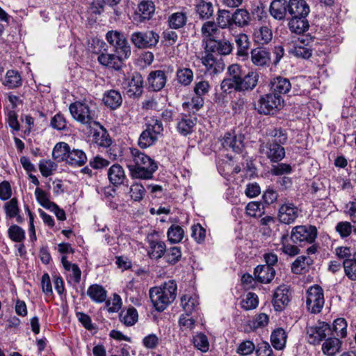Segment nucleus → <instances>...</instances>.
Returning a JSON list of instances; mask_svg holds the SVG:
<instances>
[{
	"label": "nucleus",
	"instance_id": "obj_1",
	"mask_svg": "<svg viewBox=\"0 0 356 356\" xmlns=\"http://www.w3.org/2000/svg\"><path fill=\"white\" fill-rule=\"evenodd\" d=\"M177 284L174 280H169L161 286L152 287L149 291L151 301L159 312H163L177 296Z\"/></svg>",
	"mask_w": 356,
	"mask_h": 356
},
{
	"label": "nucleus",
	"instance_id": "obj_2",
	"mask_svg": "<svg viewBox=\"0 0 356 356\" xmlns=\"http://www.w3.org/2000/svg\"><path fill=\"white\" fill-rule=\"evenodd\" d=\"M95 106L86 102H75L69 106L72 117L82 124L90 127L96 124V112Z\"/></svg>",
	"mask_w": 356,
	"mask_h": 356
},
{
	"label": "nucleus",
	"instance_id": "obj_3",
	"mask_svg": "<svg viewBox=\"0 0 356 356\" xmlns=\"http://www.w3.org/2000/svg\"><path fill=\"white\" fill-rule=\"evenodd\" d=\"M163 131V127L161 120L154 118L149 120L146 129L140 135L139 147L145 149L155 144L159 136L162 135Z\"/></svg>",
	"mask_w": 356,
	"mask_h": 356
},
{
	"label": "nucleus",
	"instance_id": "obj_4",
	"mask_svg": "<svg viewBox=\"0 0 356 356\" xmlns=\"http://www.w3.org/2000/svg\"><path fill=\"white\" fill-rule=\"evenodd\" d=\"M284 99L282 96H277L271 92L262 95L254 104V108L260 114H274L282 106Z\"/></svg>",
	"mask_w": 356,
	"mask_h": 356
},
{
	"label": "nucleus",
	"instance_id": "obj_5",
	"mask_svg": "<svg viewBox=\"0 0 356 356\" xmlns=\"http://www.w3.org/2000/svg\"><path fill=\"white\" fill-rule=\"evenodd\" d=\"M159 35L152 30L135 31L130 36L131 42L138 49L155 47L159 41Z\"/></svg>",
	"mask_w": 356,
	"mask_h": 356
},
{
	"label": "nucleus",
	"instance_id": "obj_6",
	"mask_svg": "<svg viewBox=\"0 0 356 356\" xmlns=\"http://www.w3.org/2000/svg\"><path fill=\"white\" fill-rule=\"evenodd\" d=\"M97 44L101 47V49L97 52L99 54L97 60L101 65L115 70H119L122 67L126 59L115 52L114 54L107 53L106 49L107 45L104 41L97 40Z\"/></svg>",
	"mask_w": 356,
	"mask_h": 356
},
{
	"label": "nucleus",
	"instance_id": "obj_7",
	"mask_svg": "<svg viewBox=\"0 0 356 356\" xmlns=\"http://www.w3.org/2000/svg\"><path fill=\"white\" fill-rule=\"evenodd\" d=\"M107 41L113 47L114 52L127 59L131 54V46L125 36L117 31H111L106 35Z\"/></svg>",
	"mask_w": 356,
	"mask_h": 356
},
{
	"label": "nucleus",
	"instance_id": "obj_8",
	"mask_svg": "<svg viewBox=\"0 0 356 356\" xmlns=\"http://www.w3.org/2000/svg\"><path fill=\"white\" fill-rule=\"evenodd\" d=\"M317 234V229L315 226H296L291 230V239L295 243H307L311 244L315 241Z\"/></svg>",
	"mask_w": 356,
	"mask_h": 356
},
{
	"label": "nucleus",
	"instance_id": "obj_9",
	"mask_svg": "<svg viewBox=\"0 0 356 356\" xmlns=\"http://www.w3.org/2000/svg\"><path fill=\"white\" fill-rule=\"evenodd\" d=\"M325 303L323 291L318 285L309 288L307 291L306 305L308 310L313 314L319 313Z\"/></svg>",
	"mask_w": 356,
	"mask_h": 356
},
{
	"label": "nucleus",
	"instance_id": "obj_10",
	"mask_svg": "<svg viewBox=\"0 0 356 356\" xmlns=\"http://www.w3.org/2000/svg\"><path fill=\"white\" fill-rule=\"evenodd\" d=\"M331 332V327L328 323L319 321L316 325L307 327V339L311 344H318L330 335Z\"/></svg>",
	"mask_w": 356,
	"mask_h": 356
},
{
	"label": "nucleus",
	"instance_id": "obj_11",
	"mask_svg": "<svg viewBox=\"0 0 356 356\" xmlns=\"http://www.w3.org/2000/svg\"><path fill=\"white\" fill-rule=\"evenodd\" d=\"M314 38L309 35H302L289 52L297 58H309L312 55V43Z\"/></svg>",
	"mask_w": 356,
	"mask_h": 356
},
{
	"label": "nucleus",
	"instance_id": "obj_12",
	"mask_svg": "<svg viewBox=\"0 0 356 356\" xmlns=\"http://www.w3.org/2000/svg\"><path fill=\"white\" fill-rule=\"evenodd\" d=\"M259 152L265 154L272 162H278L285 156L284 148L277 143H262L259 146Z\"/></svg>",
	"mask_w": 356,
	"mask_h": 356
},
{
	"label": "nucleus",
	"instance_id": "obj_13",
	"mask_svg": "<svg viewBox=\"0 0 356 356\" xmlns=\"http://www.w3.org/2000/svg\"><path fill=\"white\" fill-rule=\"evenodd\" d=\"M233 44L226 39L216 40L214 38L207 39L204 50L213 53H218L220 55L226 56L231 54L233 50Z\"/></svg>",
	"mask_w": 356,
	"mask_h": 356
},
{
	"label": "nucleus",
	"instance_id": "obj_14",
	"mask_svg": "<svg viewBox=\"0 0 356 356\" xmlns=\"http://www.w3.org/2000/svg\"><path fill=\"white\" fill-rule=\"evenodd\" d=\"M298 216L299 209L293 203H284L279 208L277 217L282 223L290 225L295 222Z\"/></svg>",
	"mask_w": 356,
	"mask_h": 356
},
{
	"label": "nucleus",
	"instance_id": "obj_15",
	"mask_svg": "<svg viewBox=\"0 0 356 356\" xmlns=\"http://www.w3.org/2000/svg\"><path fill=\"white\" fill-rule=\"evenodd\" d=\"M201 62L206 71L210 74H217L225 69V63L222 59H218L214 55L205 50V55L201 58Z\"/></svg>",
	"mask_w": 356,
	"mask_h": 356
},
{
	"label": "nucleus",
	"instance_id": "obj_16",
	"mask_svg": "<svg viewBox=\"0 0 356 356\" xmlns=\"http://www.w3.org/2000/svg\"><path fill=\"white\" fill-rule=\"evenodd\" d=\"M130 175L134 179H149L153 177V174L157 170V165H150L149 168L142 165H137L129 162L127 165Z\"/></svg>",
	"mask_w": 356,
	"mask_h": 356
},
{
	"label": "nucleus",
	"instance_id": "obj_17",
	"mask_svg": "<svg viewBox=\"0 0 356 356\" xmlns=\"http://www.w3.org/2000/svg\"><path fill=\"white\" fill-rule=\"evenodd\" d=\"M291 293L290 288L286 285H281L278 286L273 298V304L274 308L277 311H281L288 305L290 301Z\"/></svg>",
	"mask_w": 356,
	"mask_h": 356
},
{
	"label": "nucleus",
	"instance_id": "obj_18",
	"mask_svg": "<svg viewBox=\"0 0 356 356\" xmlns=\"http://www.w3.org/2000/svg\"><path fill=\"white\" fill-rule=\"evenodd\" d=\"M126 89L127 95L131 98L141 96L143 92V79L139 73L133 74L131 79L128 81Z\"/></svg>",
	"mask_w": 356,
	"mask_h": 356
},
{
	"label": "nucleus",
	"instance_id": "obj_19",
	"mask_svg": "<svg viewBox=\"0 0 356 356\" xmlns=\"http://www.w3.org/2000/svg\"><path fill=\"white\" fill-rule=\"evenodd\" d=\"M270 87L272 93L282 96L291 90V83L287 78L279 76L271 79Z\"/></svg>",
	"mask_w": 356,
	"mask_h": 356
},
{
	"label": "nucleus",
	"instance_id": "obj_20",
	"mask_svg": "<svg viewBox=\"0 0 356 356\" xmlns=\"http://www.w3.org/2000/svg\"><path fill=\"white\" fill-rule=\"evenodd\" d=\"M222 146L225 149H231L234 152L239 153L243 147V138L241 136H236L232 133H226L220 140Z\"/></svg>",
	"mask_w": 356,
	"mask_h": 356
},
{
	"label": "nucleus",
	"instance_id": "obj_21",
	"mask_svg": "<svg viewBox=\"0 0 356 356\" xmlns=\"http://www.w3.org/2000/svg\"><path fill=\"white\" fill-rule=\"evenodd\" d=\"M287 10L291 17L307 16L310 12L309 6L305 0H289Z\"/></svg>",
	"mask_w": 356,
	"mask_h": 356
},
{
	"label": "nucleus",
	"instance_id": "obj_22",
	"mask_svg": "<svg viewBox=\"0 0 356 356\" xmlns=\"http://www.w3.org/2000/svg\"><path fill=\"white\" fill-rule=\"evenodd\" d=\"M251 60L255 66H268L270 63V53L266 48H254L251 51Z\"/></svg>",
	"mask_w": 356,
	"mask_h": 356
},
{
	"label": "nucleus",
	"instance_id": "obj_23",
	"mask_svg": "<svg viewBox=\"0 0 356 356\" xmlns=\"http://www.w3.org/2000/svg\"><path fill=\"white\" fill-rule=\"evenodd\" d=\"M147 81L154 91H159L166 83V76L163 70L152 71L149 73Z\"/></svg>",
	"mask_w": 356,
	"mask_h": 356
},
{
	"label": "nucleus",
	"instance_id": "obj_24",
	"mask_svg": "<svg viewBox=\"0 0 356 356\" xmlns=\"http://www.w3.org/2000/svg\"><path fill=\"white\" fill-rule=\"evenodd\" d=\"M254 277L261 283H270L275 275V270L270 266L261 265L255 268Z\"/></svg>",
	"mask_w": 356,
	"mask_h": 356
},
{
	"label": "nucleus",
	"instance_id": "obj_25",
	"mask_svg": "<svg viewBox=\"0 0 356 356\" xmlns=\"http://www.w3.org/2000/svg\"><path fill=\"white\" fill-rule=\"evenodd\" d=\"M130 153L131 159L129 162L136 164L137 165H142L149 168V166L152 164L157 165L154 160L136 148H131Z\"/></svg>",
	"mask_w": 356,
	"mask_h": 356
},
{
	"label": "nucleus",
	"instance_id": "obj_26",
	"mask_svg": "<svg viewBox=\"0 0 356 356\" xmlns=\"http://www.w3.org/2000/svg\"><path fill=\"white\" fill-rule=\"evenodd\" d=\"M195 124L196 118L195 117L184 115L177 122V129L180 134L186 136L192 133Z\"/></svg>",
	"mask_w": 356,
	"mask_h": 356
},
{
	"label": "nucleus",
	"instance_id": "obj_27",
	"mask_svg": "<svg viewBox=\"0 0 356 356\" xmlns=\"http://www.w3.org/2000/svg\"><path fill=\"white\" fill-rule=\"evenodd\" d=\"M309 24L307 16L292 17L289 22V30L296 34H303L309 29Z\"/></svg>",
	"mask_w": 356,
	"mask_h": 356
},
{
	"label": "nucleus",
	"instance_id": "obj_28",
	"mask_svg": "<svg viewBox=\"0 0 356 356\" xmlns=\"http://www.w3.org/2000/svg\"><path fill=\"white\" fill-rule=\"evenodd\" d=\"M108 177L110 182L115 186L122 184L126 179L124 170L119 164H114L110 167Z\"/></svg>",
	"mask_w": 356,
	"mask_h": 356
},
{
	"label": "nucleus",
	"instance_id": "obj_29",
	"mask_svg": "<svg viewBox=\"0 0 356 356\" xmlns=\"http://www.w3.org/2000/svg\"><path fill=\"white\" fill-rule=\"evenodd\" d=\"M342 342L337 337H329L322 345L323 353L327 356H334L341 348Z\"/></svg>",
	"mask_w": 356,
	"mask_h": 356
},
{
	"label": "nucleus",
	"instance_id": "obj_30",
	"mask_svg": "<svg viewBox=\"0 0 356 356\" xmlns=\"http://www.w3.org/2000/svg\"><path fill=\"white\" fill-rule=\"evenodd\" d=\"M103 102L107 107L114 110L122 104V97L119 91L110 90L104 93Z\"/></svg>",
	"mask_w": 356,
	"mask_h": 356
},
{
	"label": "nucleus",
	"instance_id": "obj_31",
	"mask_svg": "<svg viewBox=\"0 0 356 356\" xmlns=\"http://www.w3.org/2000/svg\"><path fill=\"white\" fill-rule=\"evenodd\" d=\"M232 22L233 25L243 28L250 24L251 16L246 9L238 8L232 14Z\"/></svg>",
	"mask_w": 356,
	"mask_h": 356
},
{
	"label": "nucleus",
	"instance_id": "obj_32",
	"mask_svg": "<svg viewBox=\"0 0 356 356\" xmlns=\"http://www.w3.org/2000/svg\"><path fill=\"white\" fill-rule=\"evenodd\" d=\"M187 20V13L181 10L171 14L168 17V24L171 29H179L186 24Z\"/></svg>",
	"mask_w": 356,
	"mask_h": 356
},
{
	"label": "nucleus",
	"instance_id": "obj_33",
	"mask_svg": "<svg viewBox=\"0 0 356 356\" xmlns=\"http://www.w3.org/2000/svg\"><path fill=\"white\" fill-rule=\"evenodd\" d=\"M287 10L286 0H274L270 6V15L276 19H282L285 17Z\"/></svg>",
	"mask_w": 356,
	"mask_h": 356
},
{
	"label": "nucleus",
	"instance_id": "obj_34",
	"mask_svg": "<svg viewBox=\"0 0 356 356\" xmlns=\"http://www.w3.org/2000/svg\"><path fill=\"white\" fill-rule=\"evenodd\" d=\"M259 75L255 72H249L241 77L238 91L252 90L258 83Z\"/></svg>",
	"mask_w": 356,
	"mask_h": 356
},
{
	"label": "nucleus",
	"instance_id": "obj_35",
	"mask_svg": "<svg viewBox=\"0 0 356 356\" xmlns=\"http://www.w3.org/2000/svg\"><path fill=\"white\" fill-rule=\"evenodd\" d=\"M166 252V246L164 242L157 240L149 241L148 254L150 258L159 259L161 258Z\"/></svg>",
	"mask_w": 356,
	"mask_h": 356
},
{
	"label": "nucleus",
	"instance_id": "obj_36",
	"mask_svg": "<svg viewBox=\"0 0 356 356\" xmlns=\"http://www.w3.org/2000/svg\"><path fill=\"white\" fill-rule=\"evenodd\" d=\"M195 10L200 19H209L213 14L214 8L211 2L200 0L196 4Z\"/></svg>",
	"mask_w": 356,
	"mask_h": 356
},
{
	"label": "nucleus",
	"instance_id": "obj_37",
	"mask_svg": "<svg viewBox=\"0 0 356 356\" xmlns=\"http://www.w3.org/2000/svg\"><path fill=\"white\" fill-rule=\"evenodd\" d=\"M87 161L86 153L81 149H70L67 163L71 165L81 166Z\"/></svg>",
	"mask_w": 356,
	"mask_h": 356
},
{
	"label": "nucleus",
	"instance_id": "obj_38",
	"mask_svg": "<svg viewBox=\"0 0 356 356\" xmlns=\"http://www.w3.org/2000/svg\"><path fill=\"white\" fill-rule=\"evenodd\" d=\"M87 295L95 302H103L106 299V290L99 284H93L87 290Z\"/></svg>",
	"mask_w": 356,
	"mask_h": 356
},
{
	"label": "nucleus",
	"instance_id": "obj_39",
	"mask_svg": "<svg viewBox=\"0 0 356 356\" xmlns=\"http://www.w3.org/2000/svg\"><path fill=\"white\" fill-rule=\"evenodd\" d=\"M270 341L274 348L282 350L286 345V334L282 328L275 330L270 336Z\"/></svg>",
	"mask_w": 356,
	"mask_h": 356
},
{
	"label": "nucleus",
	"instance_id": "obj_40",
	"mask_svg": "<svg viewBox=\"0 0 356 356\" xmlns=\"http://www.w3.org/2000/svg\"><path fill=\"white\" fill-rule=\"evenodd\" d=\"M70 146L64 142L58 143L53 149V158L58 162L65 161L68 159Z\"/></svg>",
	"mask_w": 356,
	"mask_h": 356
},
{
	"label": "nucleus",
	"instance_id": "obj_41",
	"mask_svg": "<svg viewBox=\"0 0 356 356\" xmlns=\"http://www.w3.org/2000/svg\"><path fill=\"white\" fill-rule=\"evenodd\" d=\"M254 41L261 44H266L273 39V32L268 26H261L254 33Z\"/></svg>",
	"mask_w": 356,
	"mask_h": 356
},
{
	"label": "nucleus",
	"instance_id": "obj_42",
	"mask_svg": "<svg viewBox=\"0 0 356 356\" xmlns=\"http://www.w3.org/2000/svg\"><path fill=\"white\" fill-rule=\"evenodd\" d=\"M138 318V314L136 309L134 307H129L127 310H123L120 314V319L127 326H131L134 325Z\"/></svg>",
	"mask_w": 356,
	"mask_h": 356
},
{
	"label": "nucleus",
	"instance_id": "obj_43",
	"mask_svg": "<svg viewBox=\"0 0 356 356\" xmlns=\"http://www.w3.org/2000/svg\"><path fill=\"white\" fill-rule=\"evenodd\" d=\"M235 42L238 47L237 55L239 56H247L248 50L250 47V41L248 35L245 33H240L235 36Z\"/></svg>",
	"mask_w": 356,
	"mask_h": 356
},
{
	"label": "nucleus",
	"instance_id": "obj_44",
	"mask_svg": "<svg viewBox=\"0 0 356 356\" xmlns=\"http://www.w3.org/2000/svg\"><path fill=\"white\" fill-rule=\"evenodd\" d=\"M3 84L8 88H15L20 86L22 85V79L18 72L8 70L6 72Z\"/></svg>",
	"mask_w": 356,
	"mask_h": 356
},
{
	"label": "nucleus",
	"instance_id": "obj_45",
	"mask_svg": "<svg viewBox=\"0 0 356 356\" xmlns=\"http://www.w3.org/2000/svg\"><path fill=\"white\" fill-rule=\"evenodd\" d=\"M232 15L228 10H219L216 17V22L218 27L221 29L230 28L233 26Z\"/></svg>",
	"mask_w": 356,
	"mask_h": 356
},
{
	"label": "nucleus",
	"instance_id": "obj_46",
	"mask_svg": "<svg viewBox=\"0 0 356 356\" xmlns=\"http://www.w3.org/2000/svg\"><path fill=\"white\" fill-rule=\"evenodd\" d=\"M347 322L343 318H339L333 322L330 334H335L337 337L345 338L347 335Z\"/></svg>",
	"mask_w": 356,
	"mask_h": 356
},
{
	"label": "nucleus",
	"instance_id": "obj_47",
	"mask_svg": "<svg viewBox=\"0 0 356 356\" xmlns=\"http://www.w3.org/2000/svg\"><path fill=\"white\" fill-rule=\"evenodd\" d=\"M177 81L183 86H188L193 80V72L190 68H179L176 73Z\"/></svg>",
	"mask_w": 356,
	"mask_h": 356
},
{
	"label": "nucleus",
	"instance_id": "obj_48",
	"mask_svg": "<svg viewBox=\"0 0 356 356\" xmlns=\"http://www.w3.org/2000/svg\"><path fill=\"white\" fill-rule=\"evenodd\" d=\"M167 235L171 243H177L184 238V231L180 226L172 225L168 229Z\"/></svg>",
	"mask_w": 356,
	"mask_h": 356
},
{
	"label": "nucleus",
	"instance_id": "obj_49",
	"mask_svg": "<svg viewBox=\"0 0 356 356\" xmlns=\"http://www.w3.org/2000/svg\"><path fill=\"white\" fill-rule=\"evenodd\" d=\"M154 5L152 1H142L138 5V13L143 19H149L154 13Z\"/></svg>",
	"mask_w": 356,
	"mask_h": 356
},
{
	"label": "nucleus",
	"instance_id": "obj_50",
	"mask_svg": "<svg viewBox=\"0 0 356 356\" xmlns=\"http://www.w3.org/2000/svg\"><path fill=\"white\" fill-rule=\"evenodd\" d=\"M8 234L10 239L16 243H22L25 238V231L17 225L8 228Z\"/></svg>",
	"mask_w": 356,
	"mask_h": 356
},
{
	"label": "nucleus",
	"instance_id": "obj_51",
	"mask_svg": "<svg viewBox=\"0 0 356 356\" xmlns=\"http://www.w3.org/2000/svg\"><path fill=\"white\" fill-rule=\"evenodd\" d=\"M35 196L38 203L44 208L49 209L55 207L54 202L49 200L48 194L41 188H35Z\"/></svg>",
	"mask_w": 356,
	"mask_h": 356
},
{
	"label": "nucleus",
	"instance_id": "obj_52",
	"mask_svg": "<svg viewBox=\"0 0 356 356\" xmlns=\"http://www.w3.org/2000/svg\"><path fill=\"white\" fill-rule=\"evenodd\" d=\"M181 303L186 314H190L197 307L199 302L195 297L184 295L182 296Z\"/></svg>",
	"mask_w": 356,
	"mask_h": 356
},
{
	"label": "nucleus",
	"instance_id": "obj_53",
	"mask_svg": "<svg viewBox=\"0 0 356 356\" xmlns=\"http://www.w3.org/2000/svg\"><path fill=\"white\" fill-rule=\"evenodd\" d=\"M258 297L252 292L248 293L242 300L241 305L242 308L245 310H250L255 309L258 305Z\"/></svg>",
	"mask_w": 356,
	"mask_h": 356
},
{
	"label": "nucleus",
	"instance_id": "obj_54",
	"mask_svg": "<svg viewBox=\"0 0 356 356\" xmlns=\"http://www.w3.org/2000/svg\"><path fill=\"white\" fill-rule=\"evenodd\" d=\"M346 275L352 280H356V259H346L343 262Z\"/></svg>",
	"mask_w": 356,
	"mask_h": 356
},
{
	"label": "nucleus",
	"instance_id": "obj_55",
	"mask_svg": "<svg viewBox=\"0 0 356 356\" xmlns=\"http://www.w3.org/2000/svg\"><path fill=\"white\" fill-rule=\"evenodd\" d=\"M129 193L133 200L140 201L143 198L145 194V189L142 184L134 183L129 188Z\"/></svg>",
	"mask_w": 356,
	"mask_h": 356
},
{
	"label": "nucleus",
	"instance_id": "obj_56",
	"mask_svg": "<svg viewBox=\"0 0 356 356\" xmlns=\"http://www.w3.org/2000/svg\"><path fill=\"white\" fill-rule=\"evenodd\" d=\"M268 135L273 138L271 140L268 142L277 143L280 145L284 144L287 140V135L284 130L282 129H274L268 133Z\"/></svg>",
	"mask_w": 356,
	"mask_h": 356
},
{
	"label": "nucleus",
	"instance_id": "obj_57",
	"mask_svg": "<svg viewBox=\"0 0 356 356\" xmlns=\"http://www.w3.org/2000/svg\"><path fill=\"white\" fill-rule=\"evenodd\" d=\"M95 143L101 147H107L111 144V139L105 129L101 132H96L93 135Z\"/></svg>",
	"mask_w": 356,
	"mask_h": 356
},
{
	"label": "nucleus",
	"instance_id": "obj_58",
	"mask_svg": "<svg viewBox=\"0 0 356 356\" xmlns=\"http://www.w3.org/2000/svg\"><path fill=\"white\" fill-rule=\"evenodd\" d=\"M193 342L194 346L202 352H207L209 350V341L205 334L199 333L193 337Z\"/></svg>",
	"mask_w": 356,
	"mask_h": 356
},
{
	"label": "nucleus",
	"instance_id": "obj_59",
	"mask_svg": "<svg viewBox=\"0 0 356 356\" xmlns=\"http://www.w3.org/2000/svg\"><path fill=\"white\" fill-rule=\"evenodd\" d=\"M292 172V168L289 164L280 163L276 165H272L270 172L273 175L281 176L288 175Z\"/></svg>",
	"mask_w": 356,
	"mask_h": 356
},
{
	"label": "nucleus",
	"instance_id": "obj_60",
	"mask_svg": "<svg viewBox=\"0 0 356 356\" xmlns=\"http://www.w3.org/2000/svg\"><path fill=\"white\" fill-rule=\"evenodd\" d=\"M56 164L50 160H42L39 163V170L42 176L47 177L56 169Z\"/></svg>",
	"mask_w": 356,
	"mask_h": 356
},
{
	"label": "nucleus",
	"instance_id": "obj_61",
	"mask_svg": "<svg viewBox=\"0 0 356 356\" xmlns=\"http://www.w3.org/2000/svg\"><path fill=\"white\" fill-rule=\"evenodd\" d=\"M246 213L251 217L261 216L264 213V207L258 202H251L245 207Z\"/></svg>",
	"mask_w": 356,
	"mask_h": 356
},
{
	"label": "nucleus",
	"instance_id": "obj_62",
	"mask_svg": "<svg viewBox=\"0 0 356 356\" xmlns=\"http://www.w3.org/2000/svg\"><path fill=\"white\" fill-rule=\"evenodd\" d=\"M310 259L306 256L298 257L292 264L291 270L294 273L298 274L308 266Z\"/></svg>",
	"mask_w": 356,
	"mask_h": 356
},
{
	"label": "nucleus",
	"instance_id": "obj_63",
	"mask_svg": "<svg viewBox=\"0 0 356 356\" xmlns=\"http://www.w3.org/2000/svg\"><path fill=\"white\" fill-rule=\"evenodd\" d=\"M218 31V26L214 22L208 21L205 22L201 29L202 34L204 37L209 38H213V35Z\"/></svg>",
	"mask_w": 356,
	"mask_h": 356
},
{
	"label": "nucleus",
	"instance_id": "obj_64",
	"mask_svg": "<svg viewBox=\"0 0 356 356\" xmlns=\"http://www.w3.org/2000/svg\"><path fill=\"white\" fill-rule=\"evenodd\" d=\"M6 213L10 218L17 217L19 213L18 202L16 198L11 199L5 205Z\"/></svg>",
	"mask_w": 356,
	"mask_h": 356
}]
</instances>
